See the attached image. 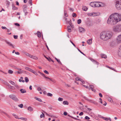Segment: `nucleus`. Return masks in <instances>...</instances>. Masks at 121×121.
I'll return each instance as SVG.
<instances>
[{
	"label": "nucleus",
	"mask_w": 121,
	"mask_h": 121,
	"mask_svg": "<svg viewBox=\"0 0 121 121\" xmlns=\"http://www.w3.org/2000/svg\"><path fill=\"white\" fill-rule=\"evenodd\" d=\"M121 20V15L117 13H115L111 15L107 20V22L108 24L114 25Z\"/></svg>",
	"instance_id": "obj_1"
},
{
	"label": "nucleus",
	"mask_w": 121,
	"mask_h": 121,
	"mask_svg": "<svg viewBox=\"0 0 121 121\" xmlns=\"http://www.w3.org/2000/svg\"><path fill=\"white\" fill-rule=\"evenodd\" d=\"M111 33L105 31L102 32L100 34V39L104 41H107L110 39L112 37Z\"/></svg>",
	"instance_id": "obj_2"
},
{
	"label": "nucleus",
	"mask_w": 121,
	"mask_h": 121,
	"mask_svg": "<svg viewBox=\"0 0 121 121\" xmlns=\"http://www.w3.org/2000/svg\"><path fill=\"white\" fill-rule=\"evenodd\" d=\"M116 7L118 10H121V0H116L115 3Z\"/></svg>",
	"instance_id": "obj_3"
},
{
	"label": "nucleus",
	"mask_w": 121,
	"mask_h": 121,
	"mask_svg": "<svg viewBox=\"0 0 121 121\" xmlns=\"http://www.w3.org/2000/svg\"><path fill=\"white\" fill-rule=\"evenodd\" d=\"M113 30L115 32H119L121 31V25H118L114 26Z\"/></svg>",
	"instance_id": "obj_4"
},
{
	"label": "nucleus",
	"mask_w": 121,
	"mask_h": 121,
	"mask_svg": "<svg viewBox=\"0 0 121 121\" xmlns=\"http://www.w3.org/2000/svg\"><path fill=\"white\" fill-rule=\"evenodd\" d=\"M96 7H103L105 6V4L102 2H95Z\"/></svg>",
	"instance_id": "obj_5"
},
{
	"label": "nucleus",
	"mask_w": 121,
	"mask_h": 121,
	"mask_svg": "<svg viewBox=\"0 0 121 121\" xmlns=\"http://www.w3.org/2000/svg\"><path fill=\"white\" fill-rule=\"evenodd\" d=\"M38 72L40 74L42 75L43 77L47 79H49L51 81L53 82H54V80L52 79V78H49L48 77H46L44 74L42 73L41 72H40L39 71Z\"/></svg>",
	"instance_id": "obj_6"
},
{
	"label": "nucleus",
	"mask_w": 121,
	"mask_h": 121,
	"mask_svg": "<svg viewBox=\"0 0 121 121\" xmlns=\"http://www.w3.org/2000/svg\"><path fill=\"white\" fill-rule=\"evenodd\" d=\"M85 98L87 100L90 102L92 103H93L95 105H97V106H98L97 105H98V103L94 101L93 100L89 99L86 97H85Z\"/></svg>",
	"instance_id": "obj_7"
},
{
	"label": "nucleus",
	"mask_w": 121,
	"mask_h": 121,
	"mask_svg": "<svg viewBox=\"0 0 121 121\" xmlns=\"http://www.w3.org/2000/svg\"><path fill=\"white\" fill-rule=\"evenodd\" d=\"M117 41L118 43H121V35H119L117 38Z\"/></svg>",
	"instance_id": "obj_8"
},
{
	"label": "nucleus",
	"mask_w": 121,
	"mask_h": 121,
	"mask_svg": "<svg viewBox=\"0 0 121 121\" xmlns=\"http://www.w3.org/2000/svg\"><path fill=\"white\" fill-rule=\"evenodd\" d=\"M79 30L80 33H83L85 32V29L83 28L79 27Z\"/></svg>",
	"instance_id": "obj_9"
},
{
	"label": "nucleus",
	"mask_w": 121,
	"mask_h": 121,
	"mask_svg": "<svg viewBox=\"0 0 121 121\" xmlns=\"http://www.w3.org/2000/svg\"><path fill=\"white\" fill-rule=\"evenodd\" d=\"M118 54L119 56L121 57V45L120 46L118 50Z\"/></svg>",
	"instance_id": "obj_10"
},
{
	"label": "nucleus",
	"mask_w": 121,
	"mask_h": 121,
	"mask_svg": "<svg viewBox=\"0 0 121 121\" xmlns=\"http://www.w3.org/2000/svg\"><path fill=\"white\" fill-rule=\"evenodd\" d=\"M90 5L93 7H96L95 2H91L90 3Z\"/></svg>",
	"instance_id": "obj_11"
},
{
	"label": "nucleus",
	"mask_w": 121,
	"mask_h": 121,
	"mask_svg": "<svg viewBox=\"0 0 121 121\" xmlns=\"http://www.w3.org/2000/svg\"><path fill=\"white\" fill-rule=\"evenodd\" d=\"M7 85L8 86L9 88L10 89L13 90H14L15 89V88L14 86H11L9 83H7Z\"/></svg>",
	"instance_id": "obj_12"
},
{
	"label": "nucleus",
	"mask_w": 121,
	"mask_h": 121,
	"mask_svg": "<svg viewBox=\"0 0 121 121\" xmlns=\"http://www.w3.org/2000/svg\"><path fill=\"white\" fill-rule=\"evenodd\" d=\"M6 43L8 44L9 45L12 47L13 48H14V46L11 44V43L9 42L6 40L5 41Z\"/></svg>",
	"instance_id": "obj_13"
},
{
	"label": "nucleus",
	"mask_w": 121,
	"mask_h": 121,
	"mask_svg": "<svg viewBox=\"0 0 121 121\" xmlns=\"http://www.w3.org/2000/svg\"><path fill=\"white\" fill-rule=\"evenodd\" d=\"M90 59L93 62V63L94 64H96V65H98L99 64V63L98 62H97V61H96L94 59L92 58H90Z\"/></svg>",
	"instance_id": "obj_14"
},
{
	"label": "nucleus",
	"mask_w": 121,
	"mask_h": 121,
	"mask_svg": "<svg viewBox=\"0 0 121 121\" xmlns=\"http://www.w3.org/2000/svg\"><path fill=\"white\" fill-rule=\"evenodd\" d=\"M25 69L26 70L29 71L32 73L33 72V71L34 70L29 68L28 67H26L25 68Z\"/></svg>",
	"instance_id": "obj_15"
},
{
	"label": "nucleus",
	"mask_w": 121,
	"mask_h": 121,
	"mask_svg": "<svg viewBox=\"0 0 121 121\" xmlns=\"http://www.w3.org/2000/svg\"><path fill=\"white\" fill-rule=\"evenodd\" d=\"M90 87L91 88V90L94 92H95V89H93L94 88V86L93 85H89Z\"/></svg>",
	"instance_id": "obj_16"
},
{
	"label": "nucleus",
	"mask_w": 121,
	"mask_h": 121,
	"mask_svg": "<svg viewBox=\"0 0 121 121\" xmlns=\"http://www.w3.org/2000/svg\"><path fill=\"white\" fill-rule=\"evenodd\" d=\"M101 56L102 58H107V56L106 55L104 54H101Z\"/></svg>",
	"instance_id": "obj_17"
},
{
	"label": "nucleus",
	"mask_w": 121,
	"mask_h": 121,
	"mask_svg": "<svg viewBox=\"0 0 121 121\" xmlns=\"http://www.w3.org/2000/svg\"><path fill=\"white\" fill-rule=\"evenodd\" d=\"M92 39H90L88 40L87 41V43L89 44H90L92 43Z\"/></svg>",
	"instance_id": "obj_18"
},
{
	"label": "nucleus",
	"mask_w": 121,
	"mask_h": 121,
	"mask_svg": "<svg viewBox=\"0 0 121 121\" xmlns=\"http://www.w3.org/2000/svg\"><path fill=\"white\" fill-rule=\"evenodd\" d=\"M18 70L19 71L17 72L19 74H20L22 73H23V72L24 71L21 69L18 68Z\"/></svg>",
	"instance_id": "obj_19"
},
{
	"label": "nucleus",
	"mask_w": 121,
	"mask_h": 121,
	"mask_svg": "<svg viewBox=\"0 0 121 121\" xmlns=\"http://www.w3.org/2000/svg\"><path fill=\"white\" fill-rule=\"evenodd\" d=\"M103 119L107 121H108V120H109L110 121H111V119L110 117L108 118L104 117H103Z\"/></svg>",
	"instance_id": "obj_20"
},
{
	"label": "nucleus",
	"mask_w": 121,
	"mask_h": 121,
	"mask_svg": "<svg viewBox=\"0 0 121 121\" xmlns=\"http://www.w3.org/2000/svg\"><path fill=\"white\" fill-rule=\"evenodd\" d=\"M15 95H14L11 94L9 95V97L10 98L13 99L14 98V97H15Z\"/></svg>",
	"instance_id": "obj_21"
},
{
	"label": "nucleus",
	"mask_w": 121,
	"mask_h": 121,
	"mask_svg": "<svg viewBox=\"0 0 121 121\" xmlns=\"http://www.w3.org/2000/svg\"><path fill=\"white\" fill-rule=\"evenodd\" d=\"M20 91L22 93H24L26 92V90L25 89H21L20 90Z\"/></svg>",
	"instance_id": "obj_22"
},
{
	"label": "nucleus",
	"mask_w": 121,
	"mask_h": 121,
	"mask_svg": "<svg viewBox=\"0 0 121 121\" xmlns=\"http://www.w3.org/2000/svg\"><path fill=\"white\" fill-rule=\"evenodd\" d=\"M35 99L37 100L38 101H39V102H42V100L41 99H40V98H37L36 97H35Z\"/></svg>",
	"instance_id": "obj_23"
},
{
	"label": "nucleus",
	"mask_w": 121,
	"mask_h": 121,
	"mask_svg": "<svg viewBox=\"0 0 121 121\" xmlns=\"http://www.w3.org/2000/svg\"><path fill=\"white\" fill-rule=\"evenodd\" d=\"M13 100L16 102H18L19 101L17 97H16V96L14 97Z\"/></svg>",
	"instance_id": "obj_24"
},
{
	"label": "nucleus",
	"mask_w": 121,
	"mask_h": 121,
	"mask_svg": "<svg viewBox=\"0 0 121 121\" xmlns=\"http://www.w3.org/2000/svg\"><path fill=\"white\" fill-rule=\"evenodd\" d=\"M95 14H94L93 13H88V15L90 16H95Z\"/></svg>",
	"instance_id": "obj_25"
},
{
	"label": "nucleus",
	"mask_w": 121,
	"mask_h": 121,
	"mask_svg": "<svg viewBox=\"0 0 121 121\" xmlns=\"http://www.w3.org/2000/svg\"><path fill=\"white\" fill-rule=\"evenodd\" d=\"M67 28L68 29V31L69 32H70L71 31V29L70 26H68L67 27Z\"/></svg>",
	"instance_id": "obj_26"
},
{
	"label": "nucleus",
	"mask_w": 121,
	"mask_h": 121,
	"mask_svg": "<svg viewBox=\"0 0 121 121\" xmlns=\"http://www.w3.org/2000/svg\"><path fill=\"white\" fill-rule=\"evenodd\" d=\"M28 109L30 111H32L33 110V108L31 107H29L28 108Z\"/></svg>",
	"instance_id": "obj_27"
},
{
	"label": "nucleus",
	"mask_w": 121,
	"mask_h": 121,
	"mask_svg": "<svg viewBox=\"0 0 121 121\" xmlns=\"http://www.w3.org/2000/svg\"><path fill=\"white\" fill-rule=\"evenodd\" d=\"M37 35L38 37L40 38L41 37V33L39 31L37 32Z\"/></svg>",
	"instance_id": "obj_28"
},
{
	"label": "nucleus",
	"mask_w": 121,
	"mask_h": 121,
	"mask_svg": "<svg viewBox=\"0 0 121 121\" xmlns=\"http://www.w3.org/2000/svg\"><path fill=\"white\" fill-rule=\"evenodd\" d=\"M63 104L64 105H68L69 104V103L68 102L66 101H64L63 102Z\"/></svg>",
	"instance_id": "obj_29"
},
{
	"label": "nucleus",
	"mask_w": 121,
	"mask_h": 121,
	"mask_svg": "<svg viewBox=\"0 0 121 121\" xmlns=\"http://www.w3.org/2000/svg\"><path fill=\"white\" fill-rule=\"evenodd\" d=\"M23 11L25 10H26L27 7V6L26 5H24L23 7Z\"/></svg>",
	"instance_id": "obj_30"
},
{
	"label": "nucleus",
	"mask_w": 121,
	"mask_h": 121,
	"mask_svg": "<svg viewBox=\"0 0 121 121\" xmlns=\"http://www.w3.org/2000/svg\"><path fill=\"white\" fill-rule=\"evenodd\" d=\"M55 59L58 62V63L62 65V63L60 61V60L57 59L55 57Z\"/></svg>",
	"instance_id": "obj_31"
},
{
	"label": "nucleus",
	"mask_w": 121,
	"mask_h": 121,
	"mask_svg": "<svg viewBox=\"0 0 121 121\" xmlns=\"http://www.w3.org/2000/svg\"><path fill=\"white\" fill-rule=\"evenodd\" d=\"M82 9L83 10L85 11H86L87 10V8L86 7L84 6L82 8Z\"/></svg>",
	"instance_id": "obj_32"
},
{
	"label": "nucleus",
	"mask_w": 121,
	"mask_h": 121,
	"mask_svg": "<svg viewBox=\"0 0 121 121\" xmlns=\"http://www.w3.org/2000/svg\"><path fill=\"white\" fill-rule=\"evenodd\" d=\"M13 73V71L10 69H9L8 71V73L10 74H12Z\"/></svg>",
	"instance_id": "obj_33"
},
{
	"label": "nucleus",
	"mask_w": 121,
	"mask_h": 121,
	"mask_svg": "<svg viewBox=\"0 0 121 121\" xmlns=\"http://www.w3.org/2000/svg\"><path fill=\"white\" fill-rule=\"evenodd\" d=\"M9 82L13 85H15V83L14 82H13V81H9Z\"/></svg>",
	"instance_id": "obj_34"
},
{
	"label": "nucleus",
	"mask_w": 121,
	"mask_h": 121,
	"mask_svg": "<svg viewBox=\"0 0 121 121\" xmlns=\"http://www.w3.org/2000/svg\"><path fill=\"white\" fill-rule=\"evenodd\" d=\"M19 119H21L22 120H24L25 121H26L27 120V119L26 118L24 117H21L19 118Z\"/></svg>",
	"instance_id": "obj_35"
},
{
	"label": "nucleus",
	"mask_w": 121,
	"mask_h": 121,
	"mask_svg": "<svg viewBox=\"0 0 121 121\" xmlns=\"http://www.w3.org/2000/svg\"><path fill=\"white\" fill-rule=\"evenodd\" d=\"M64 16H65L66 17H67L68 16V15L67 13V12L65 10L64 11Z\"/></svg>",
	"instance_id": "obj_36"
},
{
	"label": "nucleus",
	"mask_w": 121,
	"mask_h": 121,
	"mask_svg": "<svg viewBox=\"0 0 121 121\" xmlns=\"http://www.w3.org/2000/svg\"><path fill=\"white\" fill-rule=\"evenodd\" d=\"M25 81L26 82H29V80L28 78L27 77L25 78Z\"/></svg>",
	"instance_id": "obj_37"
},
{
	"label": "nucleus",
	"mask_w": 121,
	"mask_h": 121,
	"mask_svg": "<svg viewBox=\"0 0 121 121\" xmlns=\"http://www.w3.org/2000/svg\"><path fill=\"white\" fill-rule=\"evenodd\" d=\"M32 58L35 60H37L38 59V58L36 56H32Z\"/></svg>",
	"instance_id": "obj_38"
},
{
	"label": "nucleus",
	"mask_w": 121,
	"mask_h": 121,
	"mask_svg": "<svg viewBox=\"0 0 121 121\" xmlns=\"http://www.w3.org/2000/svg\"><path fill=\"white\" fill-rule=\"evenodd\" d=\"M82 21L81 19H79L78 20L77 23L78 24H80L81 22Z\"/></svg>",
	"instance_id": "obj_39"
},
{
	"label": "nucleus",
	"mask_w": 121,
	"mask_h": 121,
	"mask_svg": "<svg viewBox=\"0 0 121 121\" xmlns=\"http://www.w3.org/2000/svg\"><path fill=\"white\" fill-rule=\"evenodd\" d=\"M6 4L7 5L9 6L10 4V2H9L7 0H6Z\"/></svg>",
	"instance_id": "obj_40"
},
{
	"label": "nucleus",
	"mask_w": 121,
	"mask_h": 121,
	"mask_svg": "<svg viewBox=\"0 0 121 121\" xmlns=\"http://www.w3.org/2000/svg\"><path fill=\"white\" fill-rule=\"evenodd\" d=\"M12 9L13 10H15L16 9H18V8L17 7H16L14 6H13Z\"/></svg>",
	"instance_id": "obj_41"
},
{
	"label": "nucleus",
	"mask_w": 121,
	"mask_h": 121,
	"mask_svg": "<svg viewBox=\"0 0 121 121\" xmlns=\"http://www.w3.org/2000/svg\"><path fill=\"white\" fill-rule=\"evenodd\" d=\"M75 80L76 81H81V79L80 78H75Z\"/></svg>",
	"instance_id": "obj_42"
},
{
	"label": "nucleus",
	"mask_w": 121,
	"mask_h": 121,
	"mask_svg": "<svg viewBox=\"0 0 121 121\" xmlns=\"http://www.w3.org/2000/svg\"><path fill=\"white\" fill-rule=\"evenodd\" d=\"M47 95L49 96H50L52 97V96L53 95L52 94H51L50 93H48L47 94Z\"/></svg>",
	"instance_id": "obj_43"
},
{
	"label": "nucleus",
	"mask_w": 121,
	"mask_h": 121,
	"mask_svg": "<svg viewBox=\"0 0 121 121\" xmlns=\"http://www.w3.org/2000/svg\"><path fill=\"white\" fill-rule=\"evenodd\" d=\"M23 12L24 13H25V15H26L27 14L28 12H27L26 10H25L23 11Z\"/></svg>",
	"instance_id": "obj_44"
},
{
	"label": "nucleus",
	"mask_w": 121,
	"mask_h": 121,
	"mask_svg": "<svg viewBox=\"0 0 121 121\" xmlns=\"http://www.w3.org/2000/svg\"><path fill=\"white\" fill-rule=\"evenodd\" d=\"M72 16L73 17H75L76 16V14L75 13H73L72 14Z\"/></svg>",
	"instance_id": "obj_45"
},
{
	"label": "nucleus",
	"mask_w": 121,
	"mask_h": 121,
	"mask_svg": "<svg viewBox=\"0 0 121 121\" xmlns=\"http://www.w3.org/2000/svg\"><path fill=\"white\" fill-rule=\"evenodd\" d=\"M58 100L60 101H62L63 100V99L62 98L59 97L58 99Z\"/></svg>",
	"instance_id": "obj_46"
},
{
	"label": "nucleus",
	"mask_w": 121,
	"mask_h": 121,
	"mask_svg": "<svg viewBox=\"0 0 121 121\" xmlns=\"http://www.w3.org/2000/svg\"><path fill=\"white\" fill-rule=\"evenodd\" d=\"M42 114H41L40 116V117L41 118H42L43 117H44V114L43 113V112H42Z\"/></svg>",
	"instance_id": "obj_47"
},
{
	"label": "nucleus",
	"mask_w": 121,
	"mask_h": 121,
	"mask_svg": "<svg viewBox=\"0 0 121 121\" xmlns=\"http://www.w3.org/2000/svg\"><path fill=\"white\" fill-rule=\"evenodd\" d=\"M2 82L3 83H5L6 85L7 84V83H8L7 82H6L3 79L2 81Z\"/></svg>",
	"instance_id": "obj_48"
},
{
	"label": "nucleus",
	"mask_w": 121,
	"mask_h": 121,
	"mask_svg": "<svg viewBox=\"0 0 121 121\" xmlns=\"http://www.w3.org/2000/svg\"><path fill=\"white\" fill-rule=\"evenodd\" d=\"M69 24L70 25V26H71V27H72V28H74V26H73V25H72V23H71L70 22L69 23Z\"/></svg>",
	"instance_id": "obj_49"
},
{
	"label": "nucleus",
	"mask_w": 121,
	"mask_h": 121,
	"mask_svg": "<svg viewBox=\"0 0 121 121\" xmlns=\"http://www.w3.org/2000/svg\"><path fill=\"white\" fill-rule=\"evenodd\" d=\"M83 85V86L84 87L88 89H90V88L89 87H88V86H86L85 85Z\"/></svg>",
	"instance_id": "obj_50"
},
{
	"label": "nucleus",
	"mask_w": 121,
	"mask_h": 121,
	"mask_svg": "<svg viewBox=\"0 0 121 121\" xmlns=\"http://www.w3.org/2000/svg\"><path fill=\"white\" fill-rule=\"evenodd\" d=\"M107 103H106L104 101L103 102V105L105 106L107 105Z\"/></svg>",
	"instance_id": "obj_51"
},
{
	"label": "nucleus",
	"mask_w": 121,
	"mask_h": 121,
	"mask_svg": "<svg viewBox=\"0 0 121 121\" xmlns=\"http://www.w3.org/2000/svg\"><path fill=\"white\" fill-rule=\"evenodd\" d=\"M32 73H34L35 75H38V74L34 70L33 72Z\"/></svg>",
	"instance_id": "obj_52"
},
{
	"label": "nucleus",
	"mask_w": 121,
	"mask_h": 121,
	"mask_svg": "<svg viewBox=\"0 0 121 121\" xmlns=\"http://www.w3.org/2000/svg\"><path fill=\"white\" fill-rule=\"evenodd\" d=\"M78 51L82 54H83L84 55H85L80 50H79L78 48H77Z\"/></svg>",
	"instance_id": "obj_53"
},
{
	"label": "nucleus",
	"mask_w": 121,
	"mask_h": 121,
	"mask_svg": "<svg viewBox=\"0 0 121 121\" xmlns=\"http://www.w3.org/2000/svg\"><path fill=\"white\" fill-rule=\"evenodd\" d=\"M29 3L31 5H32V0H29Z\"/></svg>",
	"instance_id": "obj_54"
},
{
	"label": "nucleus",
	"mask_w": 121,
	"mask_h": 121,
	"mask_svg": "<svg viewBox=\"0 0 121 121\" xmlns=\"http://www.w3.org/2000/svg\"><path fill=\"white\" fill-rule=\"evenodd\" d=\"M23 104H19L18 105V106L21 108H22L23 107Z\"/></svg>",
	"instance_id": "obj_55"
},
{
	"label": "nucleus",
	"mask_w": 121,
	"mask_h": 121,
	"mask_svg": "<svg viewBox=\"0 0 121 121\" xmlns=\"http://www.w3.org/2000/svg\"><path fill=\"white\" fill-rule=\"evenodd\" d=\"M70 117H71L72 118L74 119H75V120H79V119H77L76 118H75L74 117L72 116H70Z\"/></svg>",
	"instance_id": "obj_56"
},
{
	"label": "nucleus",
	"mask_w": 121,
	"mask_h": 121,
	"mask_svg": "<svg viewBox=\"0 0 121 121\" xmlns=\"http://www.w3.org/2000/svg\"><path fill=\"white\" fill-rule=\"evenodd\" d=\"M44 73L47 74H49V72L46 70H45L44 71Z\"/></svg>",
	"instance_id": "obj_57"
},
{
	"label": "nucleus",
	"mask_w": 121,
	"mask_h": 121,
	"mask_svg": "<svg viewBox=\"0 0 121 121\" xmlns=\"http://www.w3.org/2000/svg\"><path fill=\"white\" fill-rule=\"evenodd\" d=\"M85 119H86L89 120L90 119V118L87 116H86L85 117Z\"/></svg>",
	"instance_id": "obj_58"
},
{
	"label": "nucleus",
	"mask_w": 121,
	"mask_h": 121,
	"mask_svg": "<svg viewBox=\"0 0 121 121\" xmlns=\"http://www.w3.org/2000/svg\"><path fill=\"white\" fill-rule=\"evenodd\" d=\"M98 117H100V118H102V119H103V117H103V116H102L100 115H98Z\"/></svg>",
	"instance_id": "obj_59"
},
{
	"label": "nucleus",
	"mask_w": 121,
	"mask_h": 121,
	"mask_svg": "<svg viewBox=\"0 0 121 121\" xmlns=\"http://www.w3.org/2000/svg\"><path fill=\"white\" fill-rule=\"evenodd\" d=\"M13 36L14 38L15 39H17L18 38V36L17 35H14Z\"/></svg>",
	"instance_id": "obj_60"
},
{
	"label": "nucleus",
	"mask_w": 121,
	"mask_h": 121,
	"mask_svg": "<svg viewBox=\"0 0 121 121\" xmlns=\"http://www.w3.org/2000/svg\"><path fill=\"white\" fill-rule=\"evenodd\" d=\"M110 69H112V70L115 71H116V72H117L116 71V70L113 68L110 67Z\"/></svg>",
	"instance_id": "obj_61"
},
{
	"label": "nucleus",
	"mask_w": 121,
	"mask_h": 121,
	"mask_svg": "<svg viewBox=\"0 0 121 121\" xmlns=\"http://www.w3.org/2000/svg\"><path fill=\"white\" fill-rule=\"evenodd\" d=\"M47 59L50 62L51 61V59L49 57L47 58Z\"/></svg>",
	"instance_id": "obj_62"
},
{
	"label": "nucleus",
	"mask_w": 121,
	"mask_h": 121,
	"mask_svg": "<svg viewBox=\"0 0 121 121\" xmlns=\"http://www.w3.org/2000/svg\"><path fill=\"white\" fill-rule=\"evenodd\" d=\"M71 43L73 45V46L75 47H76V46L75 44L71 40L70 41Z\"/></svg>",
	"instance_id": "obj_63"
},
{
	"label": "nucleus",
	"mask_w": 121,
	"mask_h": 121,
	"mask_svg": "<svg viewBox=\"0 0 121 121\" xmlns=\"http://www.w3.org/2000/svg\"><path fill=\"white\" fill-rule=\"evenodd\" d=\"M15 24L17 26H20V25L18 23H15Z\"/></svg>",
	"instance_id": "obj_64"
}]
</instances>
